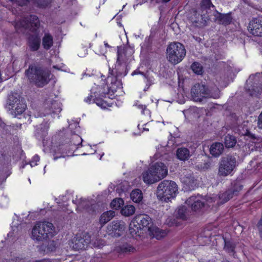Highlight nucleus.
Returning <instances> with one entry per match:
<instances>
[{
  "instance_id": "obj_1",
  "label": "nucleus",
  "mask_w": 262,
  "mask_h": 262,
  "mask_svg": "<svg viewBox=\"0 0 262 262\" xmlns=\"http://www.w3.org/2000/svg\"><path fill=\"white\" fill-rule=\"evenodd\" d=\"M105 85L93 88L91 95L85 99L86 102L90 103L93 100L100 107L105 109L112 106L111 97L117 91L121 89L120 82L117 79L113 70L109 69L108 75L105 79Z\"/></svg>"
},
{
  "instance_id": "obj_2",
  "label": "nucleus",
  "mask_w": 262,
  "mask_h": 262,
  "mask_svg": "<svg viewBox=\"0 0 262 262\" xmlns=\"http://www.w3.org/2000/svg\"><path fill=\"white\" fill-rule=\"evenodd\" d=\"M15 28L20 30L21 28L28 29L34 33L29 38V46L33 51L38 50L40 46V37L38 33L41 28L40 27L39 20L34 15H31L29 18L18 22L15 24Z\"/></svg>"
},
{
  "instance_id": "obj_3",
  "label": "nucleus",
  "mask_w": 262,
  "mask_h": 262,
  "mask_svg": "<svg viewBox=\"0 0 262 262\" xmlns=\"http://www.w3.org/2000/svg\"><path fill=\"white\" fill-rule=\"evenodd\" d=\"M151 220L146 215L136 216L132 221L129 227L130 233L133 237L140 236L144 232H148L153 227Z\"/></svg>"
},
{
  "instance_id": "obj_4",
  "label": "nucleus",
  "mask_w": 262,
  "mask_h": 262,
  "mask_svg": "<svg viewBox=\"0 0 262 262\" xmlns=\"http://www.w3.org/2000/svg\"><path fill=\"white\" fill-rule=\"evenodd\" d=\"M178 187L176 182L164 180L158 185L156 195L161 201L168 202L174 199L178 194Z\"/></svg>"
},
{
  "instance_id": "obj_5",
  "label": "nucleus",
  "mask_w": 262,
  "mask_h": 262,
  "mask_svg": "<svg viewBox=\"0 0 262 262\" xmlns=\"http://www.w3.org/2000/svg\"><path fill=\"white\" fill-rule=\"evenodd\" d=\"M54 234V227L52 223L38 222L32 229L31 237L34 240L42 241L52 237Z\"/></svg>"
},
{
  "instance_id": "obj_6",
  "label": "nucleus",
  "mask_w": 262,
  "mask_h": 262,
  "mask_svg": "<svg viewBox=\"0 0 262 262\" xmlns=\"http://www.w3.org/2000/svg\"><path fill=\"white\" fill-rule=\"evenodd\" d=\"M186 51L184 46L179 42H173L168 45L166 51L167 60L173 64L180 63L185 57Z\"/></svg>"
},
{
  "instance_id": "obj_7",
  "label": "nucleus",
  "mask_w": 262,
  "mask_h": 262,
  "mask_svg": "<svg viewBox=\"0 0 262 262\" xmlns=\"http://www.w3.org/2000/svg\"><path fill=\"white\" fill-rule=\"evenodd\" d=\"M26 75L30 82L38 86H43L49 80V73L36 65H31L26 71Z\"/></svg>"
},
{
  "instance_id": "obj_8",
  "label": "nucleus",
  "mask_w": 262,
  "mask_h": 262,
  "mask_svg": "<svg viewBox=\"0 0 262 262\" xmlns=\"http://www.w3.org/2000/svg\"><path fill=\"white\" fill-rule=\"evenodd\" d=\"M236 166V159L234 157L228 156L222 159L219 167V174L227 176L231 174Z\"/></svg>"
},
{
  "instance_id": "obj_9",
  "label": "nucleus",
  "mask_w": 262,
  "mask_h": 262,
  "mask_svg": "<svg viewBox=\"0 0 262 262\" xmlns=\"http://www.w3.org/2000/svg\"><path fill=\"white\" fill-rule=\"evenodd\" d=\"M91 241L92 239L91 236L89 234L85 233L82 237H75L72 241L71 246L73 249L77 250L85 249L89 244H92L95 247H101L100 245L95 242L92 243Z\"/></svg>"
},
{
  "instance_id": "obj_10",
  "label": "nucleus",
  "mask_w": 262,
  "mask_h": 262,
  "mask_svg": "<svg viewBox=\"0 0 262 262\" xmlns=\"http://www.w3.org/2000/svg\"><path fill=\"white\" fill-rule=\"evenodd\" d=\"M192 97L194 101L201 102L204 98L212 97L214 98L219 97V95H212L208 94L207 89L204 85L198 84L195 85L191 89Z\"/></svg>"
},
{
  "instance_id": "obj_11",
  "label": "nucleus",
  "mask_w": 262,
  "mask_h": 262,
  "mask_svg": "<svg viewBox=\"0 0 262 262\" xmlns=\"http://www.w3.org/2000/svg\"><path fill=\"white\" fill-rule=\"evenodd\" d=\"M232 197V193L231 191H227L225 193H222L219 196L216 195H212L210 196H208L206 199V204L208 206H216L220 204H223Z\"/></svg>"
},
{
  "instance_id": "obj_12",
  "label": "nucleus",
  "mask_w": 262,
  "mask_h": 262,
  "mask_svg": "<svg viewBox=\"0 0 262 262\" xmlns=\"http://www.w3.org/2000/svg\"><path fill=\"white\" fill-rule=\"evenodd\" d=\"M134 53V48L130 46L126 47L125 48H118L117 62L120 64L128 62L132 60V55Z\"/></svg>"
},
{
  "instance_id": "obj_13",
  "label": "nucleus",
  "mask_w": 262,
  "mask_h": 262,
  "mask_svg": "<svg viewBox=\"0 0 262 262\" xmlns=\"http://www.w3.org/2000/svg\"><path fill=\"white\" fill-rule=\"evenodd\" d=\"M249 32L256 36H262V16L252 19L248 26Z\"/></svg>"
},
{
  "instance_id": "obj_14",
  "label": "nucleus",
  "mask_w": 262,
  "mask_h": 262,
  "mask_svg": "<svg viewBox=\"0 0 262 262\" xmlns=\"http://www.w3.org/2000/svg\"><path fill=\"white\" fill-rule=\"evenodd\" d=\"M9 105L12 106V108H14V113L15 115L21 114L26 108V105L24 100L20 99V97L10 96L9 97Z\"/></svg>"
},
{
  "instance_id": "obj_15",
  "label": "nucleus",
  "mask_w": 262,
  "mask_h": 262,
  "mask_svg": "<svg viewBox=\"0 0 262 262\" xmlns=\"http://www.w3.org/2000/svg\"><path fill=\"white\" fill-rule=\"evenodd\" d=\"M187 210L185 206H182L178 208L176 211V215L177 220L175 219H168L166 220V223L167 225L170 226H179L180 224V222L178 221V220H186L187 219Z\"/></svg>"
},
{
  "instance_id": "obj_16",
  "label": "nucleus",
  "mask_w": 262,
  "mask_h": 262,
  "mask_svg": "<svg viewBox=\"0 0 262 262\" xmlns=\"http://www.w3.org/2000/svg\"><path fill=\"white\" fill-rule=\"evenodd\" d=\"M150 168L155 173L154 176L156 178H158L159 181L165 178L167 174V167L162 162H156L151 165Z\"/></svg>"
},
{
  "instance_id": "obj_17",
  "label": "nucleus",
  "mask_w": 262,
  "mask_h": 262,
  "mask_svg": "<svg viewBox=\"0 0 262 262\" xmlns=\"http://www.w3.org/2000/svg\"><path fill=\"white\" fill-rule=\"evenodd\" d=\"M125 229V224L121 221H114L107 227L108 233L112 236H119Z\"/></svg>"
},
{
  "instance_id": "obj_18",
  "label": "nucleus",
  "mask_w": 262,
  "mask_h": 262,
  "mask_svg": "<svg viewBox=\"0 0 262 262\" xmlns=\"http://www.w3.org/2000/svg\"><path fill=\"white\" fill-rule=\"evenodd\" d=\"M203 198L201 195L192 196L190 197L186 201V204L190 205L192 209L197 210L201 208L204 205Z\"/></svg>"
},
{
  "instance_id": "obj_19",
  "label": "nucleus",
  "mask_w": 262,
  "mask_h": 262,
  "mask_svg": "<svg viewBox=\"0 0 262 262\" xmlns=\"http://www.w3.org/2000/svg\"><path fill=\"white\" fill-rule=\"evenodd\" d=\"M44 107L47 110V114L51 113H57L61 111L60 104L56 101L51 100H47L45 103Z\"/></svg>"
},
{
  "instance_id": "obj_20",
  "label": "nucleus",
  "mask_w": 262,
  "mask_h": 262,
  "mask_svg": "<svg viewBox=\"0 0 262 262\" xmlns=\"http://www.w3.org/2000/svg\"><path fill=\"white\" fill-rule=\"evenodd\" d=\"M82 141V140L81 138L78 135H75L73 136L72 138V141H71L70 144L69 145L68 156L74 155L73 151L79 148V146L80 145ZM66 154H67V152H66Z\"/></svg>"
},
{
  "instance_id": "obj_21",
  "label": "nucleus",
  "mask_w": 262,
  "mask_h": 262,
  "mask_svg": "<svg viewBox=\"0 0 262 262\" xmlns=\"http://www.w3.org/2000/svg\"><path fill=\"white\" fill-rule=\"evenodd\" d=\"M152 171L149 167L142 173L143 181L147 184H152L159 181L158 178H156L155 173Z\"/></svg>"
},
{
  "instance_id": "obj_22",
  "label": "nucleus",
  "mask_w": 262,
  "mask_h": 262,
  "mask_svg": "<svg viewBox=\"0 0 262 262\" xmlns=\"http://www.w3.org/2000/svg\"><path fill=\"white\" fill-rule=\"evenodd\" d=\"M224 149V145L222 143L215 142L210 146L209 150L212 156L218 157L223 153Z\"/></svg>"
},
{
  "instance_id": "obj_23",
  "label": "nucleus",
  "mask_w": 262,
  "mask_h": 262,
  "mask_svg": "<svg viewBox=\"0 0 262 262\" xmlns=\"http://www.w3.org/2000/svg\"><path fill=\"white\" fill-rule=\"evenodd\" d=\"M200 110L196 107H191L183 111L186 118L189 120H193L200 117Z\"/></svg>"
},
{
  "instance_id": "obj_24",
  "label": "nucleus",
  "mask_w": 262,
  "mask_h": 262,
  "mask_svg": "<svg viewBox=\"0 0 262 262\" xmlns=\"http://www.w3.org/2000/svg\"><path fill=\"white\" fill-rule=\"evenodd\" d=\"M240 134L243 136H249L252 139V142L255 144L256 148H262V138H255L254 135L251 134L247 129L246 130L240 131Z\"/></svg>"
},
{
  "instance_id": "obj_25",
  "label": "nucleus",
  "mask_w": 262,
  "mask_h": 262,
  "mask_svg": "<svg viewBox=\"0 0 262 262\" xmlns=\"http://www.w3.org/2000/svg\"><path fill=\"white\" fill-rule=\"evenodd\" d=\"M149 233L153 237L160 239L164 237L166 235L167 232L163 230H161L156 227L153 226L151 229L149 231Z\"/></svg>"
},
{
  "instance_id": "obj_26",
  "label": "nucleus",
  "mask_w": 262,
  "mask_h": 262,
  "mask_svg": "<svg viewBox=\"0 0 262 262\" xmlns=\"http://www.w3.org/2000/svg\"><path fill=\"white\" fill-rule=\"evenodd\" d=\"M177 156L180 160H187L190 157V151L186 148H179L177 151Z\"/></svg>"
},
{
  "instance_id": "obj_27",
  "label": "nucleus",
  "mask_w": 262,
  "mask_h": 262,
  "mask_svg": "<svg viewBox=\"0 0 262 262\" xmlns=\"http://www.w3.org/2000/svg\"><path fill=\"white\" fill-rule=\"evenodd\" d=\"M135 207L132 205H127L124 206L121 210V214L125 216H129L135 212Z\"/></svg>"
},
{
  "instance_id": "obj_28",
  "label": "nucleus",
  "mask_w": 262,
  "mask_h": 262,
  "mask_svg": "<svg viewBox=\"0 0 262 262\" xmlns=\"http://www.w3.org/2000/svg\"><path fill=\"white\" fill-rule=\"evenodd\" d=\"M130 198L135 203L140 202L143 199L142 191L138 189L133 190L130 193Z\"/></svg>"
},
{
  "instance_id": "obj_29",
  "label": "nucleus",
  "mask_w": 262,
  "mask_h": 262,
  "mask_svg": "<svg viewBox=\"0 0 262 262\" xmlns=\"http://www.w3.org/2000/svg\"><path fill=\"white\" fill-rule=\"evenodd\" d=\"M42 45L45 49H49L53 45V38L48 33L45 34L42 39Z\"/></svg>"
},
{
  "instance_id": "obj_30",
  "label": "nucleus",
  "mask_w": 262,
  "mask_h": 262,
  "mask_svg": "<svg viewBox=\"0 0 262 262\" xmlns=\"http://www.w3.org/2000/svg\"><path fill=\"white\" fill-rule=\"evenodd\" d=\"M115 215L114 211H108L103 213L100 217V222L101 224H104L110 221Z\"/></svg>"
},
{
  "instance_id": "obj_31",
  "label": "nucleus",
  "mask_w": 262,
  "mask_h": 262,
  "mask_svg": "<svg viewBox=\"0 0 262 262\" xmlns=\"http://www.w3.org/2000/svg\"><path fill=\"white\" fill-rule=\"evenodd\" d=\"M225 246L224 249V250L228 253L230 255H234L235 253L234 248L235 245L230 241H227L226 240H224Z\"/></svg>"
},
{
  "instance_id": "obj_32",
  "label": "nucleus",
  "mask_w": 262,
  "mask_h": 262,
  "mask_svg": "<svg viewBox=\"0 0 262 262\" xmlns=\"http://www.w3.org/2000/svg\"><path fill=\"white\" fill-rule=\"evenodd\" d=\"M236 143L234 137L228 135L225 138V144L226 147L230 148L233 147Z\"/></svg>"
},
{
  "instance_id": "obj_33",
  "label": "nucleus",
  "mask_w": 262,
  "mask_h": 262,
  "mask_svg": "<svg viewBox=\"0 0 262 262\" xmlns=\"http://www.w3.org/2000/svg\"><path fill=\"white\" fill-rule=\"evenodd\" d=\"M124 204V201L121 198H116L114 199L111 203V207L112 209L118 210Z\"/></svg>"
},
{
  "instance_id": "obj_34",
  "label": "nucleus",
  "mask_w": 262,
  "mask_h": 262,
  "mask_svg": "<svg viewBox=\"0 0 262 262\" xmlns=\"http://www.w3.org/2000/svg\"><path fill=\"white\" fill-rule=\"evenodd\" d=\"M232 18L229 14H220L219 16V21L221 24L228 25L231 21Z\"/></svg>"
},
{
  "instance_id": "obj_35",
  "label": "nucleus",
  "mask_w": 262,
  "mask_h": 262,
  "mask_svg": "<svg viewBox=\"0 0 262 262\" xmlns=\"http://www.w3.org/2000/svg\"><path fill=\"white\" fill-rule=\"evenodd\" d=\"M181 180L183 183L185 184L189 187H192V184L194 183L193 178L191 175L188 177L182 176Z\"/></svg>"
},
{
  "instance_id": "obj_36",
  "label": "nucleus",
  "mask_w": 262,
  "mask_h": 262,
  "mask_svg": "<svg viewBox=\"0 0 262 262\" xmlns=\"http://www.w3.org/2000/svg\"><path fill=\"white\" fill-rule=\"evenodd\" d=\"M191 69L196 74H201L203 71L202 66L198 62H194L191 65Z\"/></svg>"
},
{
  "instance_id": "obj_37",
  "label": "nucleus",
  "mask_w": 262,
  "mask_h": 262,
  "mask_svg": "<svg viewBox=\"0 0 262 262\" xmlns=\"http://www.w3.org/2000/svg\"><path fill=\"white\" fill-rule=\"evenodd\" d=\"M135 248L132 246L127 244L122 245L120 248L121 252H133L135 251Z\"/></svg>"
},
{
  "instance_id": "obj_38",
  "label": "nucleus",
  "mask_w": 262,
  "mask_h": 262,
  "mask_svg": "<svg viewBox=\"0 0 262 262\" xmlns=\"http://www.w3.org/2000/svg\"><path fill=\"white\" fill-rule=\"evenodd\" d=\"M9 203V199L6 196H2L0 198V205L2 207L7 206Z\"/></svg>"
},
{
  "instance_id": "obj_39",
  "label": "nucleus",
  "mask_w": 262,
  "mask_h": 262,
  "mask_svg": "<svg viewBox=\"0 0 262 262\" xmlns=\"http://www.w3.org/2000/svg\"><path fill=\"white\" fill-rule=\"evenodd\" d=\"M39 159H40L38 156H34L30 162V166L32 167L37 165V162L39 161Z\"/></svg>"
},
{
  "instance_id": "obj_40",
  "label": "nucleus",
  "mask_w": 262,
  "mask_h": 262,
  "mask_svg": "<svg viewBox=\"0 0 262 262\" xmlns=\"http://www.w3.org/2000/svg\"><path fill=\"white\" fill-rule=\"evenodd\" d=\"M86 148L87 149H86V151L88 153H87V154L83 153L82 154L83 155L93 154H94V153H95L96 152V149H93V148H92V147L91 146L88 145L86 147Z\"/></svg>"
},
{
  "instance_id": "obj_41",
  "label": "nucleus",
  "mask_w": 262,
  "mask_h": 262,
  "mask_svg": "<svg viewBox=\"0 0 262 262\" xmlns=\"http://www.w3.org/2000/svg\"><path fill=\"white\" fill-rule=\"evenodd\" d=\"M258 126L262 129V112L260 114L258 118Z\"/></svg>"
},
{
  "instance_id": "obj_42",
  "label": "nucleus",
  "mask_w": 262,
  "mask_h": 262,
  "mask_svg": "<svg viewBox=\"0 0 262 262\" xmlns=\"http://www.w3.org/2000/svg\"><path fill=\"white\" fill-rule=\"evenodd\" d=\"M137 106L138 107V108H139V109H141L142 110L141 111L142 113H144V112L145 111H147L146 109V106L145 105H143L142 104H139V105H137Z\"/></svg>"
},
{
  "instance_id": "obj_43",
  "label": "nucleus",
  "mask_w": 262,
  "mask_h": 262,
  "mask_svg": "<svg viewBox=\"0 0 262 262\" xmlns=\"http://www.w3.org/2000/svg\"><path fill=\"white\" fill-rule=\"evenodd\" d=\"M258 228L260 232V235L262 237V219L258 223Z\"/></svg>"
},
{
  "instance_id": "obj_44",
  "label": "nucleus",
  "mask_w": 262,
  "mask_h": 262,
  "mask_svg": "<svg viewBox=\"0 0 262 262\" xmlns=\"http://www.w3.org/2000/svg\"><path fill=\"white\" fill-rule=\"evenodd\" d=\"M82 50L84 52V53H81L79 52L78 53V56L80 57H84L86 55V54H87V51L86 49H82Z\"/></svg>"
},
{
  "instance_id": "obj_45",
  "label": "nucleus",
  "mask_w": 262,
  "mask_h": 262,
  "mask_svg": "<svg viewBox=\"0 0 262 262\" xmlns=\"http://www.w3.org/2000/svg\"><path fill=\"white\" fill-rule=\"evenodd\" d=\"M202 4L204 5L205 4L206 5V7H210V2L209 0H203L202 2Z\"/></svg>"
},
{
  "instance_id": "obj_46",
  "label": "nucleus",
  "mask_w": 262,
  "mask_h": 262,
  "mask_svg": "<svg viewBox=\"0 0 262 262\" xmlns=\"http://www.w3.org/2000/svg\"><path fill=\"white\" fill-rule=\"evenodd\" d=\"M146 85H148V88L149 86V85H150L151 83H153V82H152V79H147V80H146Z\"/></svg>"
},
{
  "instance_id": "obj_47",
  "label": "nucleus",
  "mask_w": 262,
  "mask_h": 262,
  "mask_svg": "<svg viewBox=\"0 0 262 262\" xmlns=\"http://www.w3.org/2000/svg\"><path fill=\"white\" fill-rule=\"evenodd\" d=\"M147 124H144V126H147ZM148 130H149V129H148V128H146V127H143V130L148 131Z\"/></svg>"
},
{
  "instance_id": "obj_48",
  "label": "nucleus",
  "mask_w": 262,
  "mask_h": 262,
  "mask_svg": "<svg viewBox=\"0 0 262 262\" xmlns=\"http://www.w3.org/2000/svg\"><path fill=\"white\" fill-rule=\"evenodd\" d=\"M37 262H51V261L50 260H47V259H44L43 260L38 261Z\"/></svg>"
},
{
  "instance_id": "obj_49",
  "label": "nucleus",
  "mask_w": 262,
  "mask_h": 262,
  "mask_svg": "<svg viewBox=\"0 0 262 262\" xmlns=\"http://www.w3.org/2000/svg\"><path fill=\"white\" fill-rule=\"evenodd\" d=\"M104 46H105V47L106 48H109L110 47V46L108 45L107 43L104 42Z\"/></svg>"
},
{
  "instance_id": "obj_50",
  "label": "nucleus",
  "mask_w": 262,
  "mask_h": 262,
  "mask_svg": "<svg viewBox=\"0 0 262 262\" xmlns=\"http://www.w3.org/2000/svg\"><path fill=\"white\" fill-rule=\"evenodd\" d=\"M15 225H16V224H15V222H14V221H13V222H12V228H13V227H15Z\"/></svg>"
},
{
  "instance_id": "obj_51",
  "label": "nucleus",
  "mask_w": 262,
  "mask_h": 262,
  "mask_svg": "<svg viewBox=\"0 0 262 262\" xmlns=\"http://www.w3.org/2000/svg\"><path fill=\"white\" fill-rule=\"evenodd\" d=\"M159 158L158 157V154H156L154 156V158H155L156 159H158Z\"/></svg>"
},
{
  "instance_id": "obj_52",
  "label": "nucleus",
  "mask_w": 262,
  "mask_h": 262,
  "mask_svg": "<svg viewBox=\"0 0 262 262\" xmlns=\"http://www.w3.org/2000/svg\"><path fill=\"white\" fill-rule=\"evenodd\" d=\"M62 209L63 210V211H66V206H63L62 208Z\"/></svg>"
},
{
  "instance_id": "obj_53",
  "label": "nucleus",
  "mask_w": 262,
  "mask_h": 262,
  "mask_svg": "<svg viewBox=\"0 0 262 262\" xmlns=\"http://www.w3.org/2000/svg\"><path fill=\"white\" fill-rule=\"evenodd\" d=\"M68 147L67 145H64L63 147H62V149H64Z\"/></svg>"
},
{
  "instance_id": "obj_54",
  "label": "nucleus",
  "mask_w": 262,
  "mask_h": 262,
  "mask_svg": "<svg viewBox=\"0 0 262 262\" xmlns=\"http://www.w3.org/2000/svg\"><path fill=\"white\" fill-rule=\"evenodd\" d=\"M138 127L139 129H140V124H138Z\"/></svg>"
},
{
  "instance_id": "obj_55",
  "label": "nucleus",
  "mask_w": 262,
  "mask_h": 262,
  "mask_svg": "<svg viewBox=\"0 0 262 262\" xmlns=\"http://www.w3.org/2000/svg\"><path fill=\"white\" fill-rule=\"evenodd\" d=\"M8 235H9V236H12V233H9L8 234Z\"/></svg>"
},
{
  "instance_id": "obj_56",
  "label": "nucleus",
  "mask_w": 262,
  "mask_h": 262,
  "mask_svg": "<svg viewBox=\"0 0 262 262\" xmlns=\"http://www.w3.org/2000/svg\"><path fill=\"white\" fill-rule=\"evenodd\" d=\"M136 74V72H133V73H132V75H134V74Z\"/></svg>"
},
{
  "instance_id": "obj_57",
  "label": "nucleus",
  "mask_w": 262,
  "mask_h": 262,
  "mask_svg": "<svg viewBox=\"0 0 262 262\" xmlns=\"http://www.w3.org/2000/svg\"><path fill=\"white\" fill-rule=\"evenodd\" d=\"M103 155V154L102 155V156H101V157L100 158V159H101V157Z\"/></svg>"
},
{
  "instance_id": "obj_58",
  "label": "nucleus",
  "mask_w": 262,
  "mask_h": 262,
  "mask_svg": "<svg viewBox=\"0 0 262 262\" xmlns=\"http://www.w3.org/2000/svg\"><path fill=\"white\" fill-rule=\"evenodd\" d=\"M239 189H242V187L241 186H239Z\"/></svg>"
}]
</instances>
